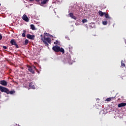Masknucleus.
I'll return each mask as SVG.
<instances>
[{"instance_id": "nucleus-19", "label": "nucleus", "mask_w": 126, "mask_h": 126, "mask_svg": "<svg viewBox=\"0 0 126 126\" xmlns=\"http://www.w3.org/2000/svg\"><path fill=\"white\" fill-rule=\"evenodd\" d=\"M104 15H105L106 18H108L109 19H110V16H109L108 14H106L105 13V14H104Z\"/></svg>"}, {"instance_id": "nucleus-28", "label": "nucleus", "mask_w": 126, "mask_h": 126, "mask_svg": "<svg viewBox=\"0 0 126 126\" xmlns=\"http://www.w3.org/2000/svg\"><path fill=\"white\" fill-rule=\"evenodd\" d=\"M96 101H100V99L99 98H96Z\"/></svg>"}, {"instance_id": "nucleus-5", "label": "nucleus", "mask_w": 126, "mask_h": 126, "mask_svg": "<svg viewBox=\"0 0 126 126\" xmlns=\"http://www.w3.org/2000/svg\"><path fill=\"white\" fill-rule=\"evenodd\" d=\"M27 38L30 39V40H34L35 39V35L28 34H27Z\"/></svg>"}, {"instance_id": "nucleus-25", "label": "nucleus", "mask_w": 126, "mask_h": 126, "mask_svg": "<svg viewBox=\"0 0 126 126\" xmlns=\"http://www.w3.org/2000/svg\"><path fill=\"white\" fill-rule=\"evenodd\" d=\"M65 39H67V40H69V37H68L67 36H65Z\"/></svg>"}, {"instance_id": "nucleus-16", "label": "nucleus", "mask_w": 126, "mask_h": 126, "mask_svg": "<svg viewBox=\"0 0 126 126\" xmlns=\"http://www.w3.org/2000/svg\"><path fill=\"white\" fill-rule=\"evenodd\" d=\"M121 66H123V67H125V66H126V64H125V63H124V61L123 60L121 61Z\"/></svg>"}, {"instance_id": "nucleus-34", "label": "nucleus", "mask_w": 126, "mask_h": 126, "mask_svg": "<svg viewBox=\"0 0 126 126\" xmlns=\"http://www.w3.org/2000/svg\"><path fill=\"white\" fill-rule=\"evenodd\" d=\"M125 43H126V40L125 41Z\"/></svg>"}, {"instance_id": "nucleus-21", "label": "nucleus", "mask_w": 126, "mask_h": 126, "mask_svg": "<svg viewBox=\"0 0 126 126\" xmlns=\"http://www.w3.org/2000/svg\"><path fill=\"white\" fill-rule=\"evenodd\" d=\"M102 23H103V25H107V24H108V22H107V21H103L102 22Z\"/></svg>"}, {"instance_id": "nucleus-11", "label": "nucleus", "mask_w": 126, "mask_h": 126, "mask_svg": "<svg viewBox=\"0 0 126 126\" xmlns=\"http://www.w3.org/2000/svg\"><path fill=\"white\" fill-rule=\"evenodd\" d=\"M69 15L70 17H71V18H72L73 19H75V20H76V17H75L73 15V13H70L69 14Z\"/></svg>"}, {"instance_id": "nucleus-30", "label": "nucleus", "mask_w": 126, "mask_h": 126, "mask_svg": "<svg viewBox=\"0 0 126 126\" xmlns=\"http://www.w3.org/2000/svg\"><path fill=\"white\" fill-rule=\"evenodd\" d=\"M35 1H37V2H39V1H40V0H35Z\"/></svg>"}, {"instance_id": "nucleus-20", "label": "nucleus", "mask_w": 126, "mask_h": 126, "mask_svg": "<svg viewBox=\"0 0 126 126\" xmlns=\"http://www.w3.org/2000/svg\"><path fill=\"white\" fill-rule=\"evenodd\" d=\"M88 21H87V20L86 19H83V20H82V22H83V23H86V22H88Z\"/></svg>"}, {"instance_id": "nucleus-1", "label": "nucleus", "mask_w": 126, "mask_h": 126, "mask_svg": "<svg viewBox=\"0 0 126 126\" xmlns=\"http://www.w3.org/2000/svg\"><path fill=\"white\" fill-rule=\"evenodd\" d=\"M40 37L41 41L43 42V43L44 44V45H45V46H49V44H51V38L43 36L42 34L40 35Z\"/></svg>"}, {"instance_id": "nucleus-9", "label": "nucleus", "mask_w": 126, "mask_h": 126, "mask_svg": "<svg viewBox=\"0 0 126 126\" xmlns=\"http://www.w3.org/2000/svg\"><path fill=\"white\" fill-rule=\"evenodd\" d=\"M28 68L29 71H30V72H32V74H34L35 73V71L33 70V69H32V67H31V66H28Z\"/></svg>"}, {"instance_id": "nucleus-29", "label": "nucleus", "mask_w": 126, "mask_h": 126, "mask_svg": "<svg viewBox=\"0 0 126 126\" xmlns=\"http://www.w3.org/2000/svg\"><path fill=\"white\" fill-rule=\"evenodd\" d=\"M71 49H72V47H69V50H71Z\"/></svg>"}, {"instance_id": "nucleus-31", "label": "nucleus", "mask_w": 126, "mask_h": 126, "mask_svg": "<svg viewBox=\"0 0 126 126\" xmlns=\"http://www.w3.org/2000/svg\"><path fill=\"white\" fill-rule=\"evenodd\" d=\"M30 1H34V0H29Z\"/></svg>"}, {"instance_id": "nucleus-13", "label": "nucleus", "mask_w": 126, "mask_h": 126, "mask_svg": "<svg viewBox=\"0 0 126 126\" xmlns=\"http://www.w3.org/2000/svg\"><path fill=\"white\" fill-rule=\"evenodd\" d=\"M30 88H32V89H35V86H34L33 83H30Z\"/></svg>"}, {"instance_id": "nucleus-17", "label": "nucleus", "mask_w": 126, "mask_h": 126, "mask_svg": "<svg viewBox=\"0 0 126 126\" xmlns=\"http://www.w3.org/2000/svg\"><path fill=\"white\" fill-rule=\"evenodd\" d=\"M28 43H29V40H28V39H26L24 45H28Z\"/></svg>"}, {"instance_id": "nucleus-27", "label": "nucleus", "mask_w": 126, "mask_h": 126, "mask_svg": "<svg viewBox=\"0 0 126 126\" xmlns=\"http://www.w3.org/2000/svg\"><path fill=\"white\" fill-rule=\"evenodd\" d=\"M2 39V36H1V34L0 33V40H1Z\"/></svg>"}, {"instance_id": "nucleus-6", "label": "nucleus", "mask_w": 126, "mask_h": 126, "mask_svg": "<svg viewBox=\"0 0 126 126\" xmlns=\"http://www.w3.org/2000/svg\"><path fill=\"white\" fill-rule=\"evenodd\" d=\"M22 19L24 20V21H26V22H29V19L28 18V17H27V15L26 14H24L23 16L22 17Z\"/></svg>"}, {"instance_id": "nucleus-23", "label": "nucleus", "mask_w": 126, "mask_h": 126, "mask_svg": "<svg viewBox=\"0 0 126 126\" xmlns=\"http://www.w3.org/2000/svg\"><path fill=\"white\" fill-rule=\"evenodd\" d=\"M54 44H55V45H56V44L58 45V44H59V41L56 40V42H54Z\"/></svg>"}, {"instance_id": "nucleus-15", "label": "nucleus", "mask_w": 126, "mask_h": 126, "mask_svg": "<svg viewBox=\"0 0 126 126\" xmlns=\"http://www.w3.org/2000/svg\"><path fill=\"white\" fill-rule=\"evenodd\" d=\"M31 29H32V30H36L35 26H34L33 24L31 25Z\"/></svg>"}, {"instance_id": "nucleus-7", "label": "nucleus", "mask_w": 126, "mask_h": 126, "mask_svg": "<svg viewBox=\"0 0 126 126\" xmlns=\"http://www.w3.org/2000/svg\"><path fill=\"white\" fill-rule=\"evenodd\" d=\"M0 84L3 86H6L7 85V82L5 80H1L0 81Z\"/></svg>"}, {"instance_id": "nucleus-4", "label": "nucleus", "mask_w": 126, "mask_h": 126, "mask_svg": "<svg viewBox=\"0 0 126 126\" xmlns=\"http://www.w3.org/2000/svg\"><path fill=\"white\" fill-rule=\"evenodd\" d=\"M10 44L11 46H13V45H14V46L16 47V48H17V49H18V48H19V46H18V45L16 43V41H15V39H11Z\"/></svg>"}, {"instance_id": "nucleus-3", "label": "nucleus", "mask_w": 126, "mask_h": 126, "mask_svg": "<svg viewBox=\"0 0 126 126\" xmlns=\"http://www.w3.org/2000/svg\"><path fill=\"white\" fill-rule=\"evenodd\" d=\"M52 50L54 51L56 53H59L61 52L62 54H64V49L63 48H61L60 46H54L52 47Z\"/></svg>"}, {"instance_id": "nucleus-22", "label": "nucleus", "mask_w": 126, "mask_h": 126, "mask_svg": "<svg viewBox=\"0 0 126 126\" xmlns=\"http://www.w3.org/2000/svg\"><path fill=\"white\" fill-rule=\"evenodd\" d=\"M46 34H47V37H53V35L50 34L49 33H46Z\"/></svg>"}, {"instance_id": "nucleus-32", "label": "nucleus", "mask_w": 126, "mask_h": 126, "mask_svg": "<svg viewBox=\"0 0 126 126\" xmlns=\"http://www.w3.org/2000/svg\"><path fill=\"white\" fill-rule=\"evenodd\" d=\"M33 68H34V69H36V67L35 66H34Z\"/></svg>"}, {"instance_id": "nucleus-24", "label": "nucleus", "mask_w": 126, "mask_h": 126, "mask_svg": "<svg viewBox=\"0 0 126 126\" xmlns=\"http://www.w3.org/2000/svg\"><path fill=\"white\" fill-rule=\"evenodd\" d=\"M71 61V60H70V59H69V60H67V63H70Z\"/></svg>"}, {"instance_id": "nucleus-18", "label": "nucleus", "mask_w": 126, "mask_h": 126, "mask_svg": "<svg viewBox=\"0 0 126 126\" xmlns=\"http://www.w3.org/2000/svg\"><path fill=\"white\" fill-rule=\"evenodd\" d=\"M23 32H24V33H22V37H25L26 36L25 34V33H26V31L24 30Z\"/></svg>"}, {"instance_id": "nucleus-14", "label": "nucleus", "mask_w": 126, "mask_h": 126, "mask_svg": "<svg viewBox=\"0 0 126 126\" xmlns=\"http://www.w3.org/2000/svg\"><path fill=\"white\" fill-rule=\"evenodd\" d=\"M113 99H115V97H111L107 98L105 100V101H107V102H110V101H111V100H113Z\"/></svg>"}, {"instance_id": "nucleus-26", "label": "nucleus", "mask_w": 126, "mask_h": 126, "mask_svg": "<svg viewBox=\"0 0 126 126\" xmlns=\"http://www.w3.org/2000/svg\"><path fill=\"white\" fill-rule=\"evenodd\" d=\"M3 49H4L5 50H6L7 49V47L6 46H3Z\"/></svg>"}, {"instance_id": "nucleus-8", "label": "nucleus", "mask_w": 126, "mask_h": 126, "mask_svg": "<svg viewBox=\"0 0 126 126\" xmlns=\"http://www.w3.org/2000/svg\"><path fill=\"white\" fill-rule=\"evenodd\" d=\"M48 1H49V0H41V3H40V5L42 6L43 5H44V4H46V3L48 2Z\"/></svg>"}, {"instance_id": "nucleus-2", "label": "nucleus", "mask_w": 126, "mask_h": 126, "mask_svg": "<svg viewBox=\"0 0 126 126\" xmlns=\"http://www.w3.org/2000/svg\"><path fill=\"white\" fill-rule=\"evenodd\" d=\"M0 91H1L2 93L4 92V93H6V94H10L11 95H12V94H14V93H15V91H10L8 89L1 86H0Z\"/></svg>"}, {"instance_id": "nucleus-33", "label": "nucleus", "mask_w": 126, "mask_h": 126, "mask_svg": "<svg viewBox=\"0 0 126 126\" xmlns=\"http://www.w3.org/2000/svg\"><path fill=\"white\" fill-rule=\"evenodd\" d=\"M1 5V4H0V6Z\"/></svg>"}, {"instance_id": "nucleus-12", "label": "nucleus", "mask_w": 126, "mask_h": 126, "mask_svg": "<svg viewBox=\"0 0 126 126\" xmlns=\"http://www.w3.org/2000/svg\"><path fill=\"white\" fill-rule=\"evenodd\" d=\"M106 13L102 12V11H98V14L100 15V16L102 17L105 15Z\"/></svg>"}, {"instance_id": "nucleus-10", "label": "nucleus", "mask_w": 126, "mask_h": 126, "mask_svg": "<svg viewBox=\"0 0 126 126\" xmlns=\"http://www.w3.org/2000/svg\"><path fill=\"white\" fill-rule=\"evenodd\" d=\"M126 105V103L125 102H122L118 104V108H122V107H125Z\"/></svg>"}]
</instances>
